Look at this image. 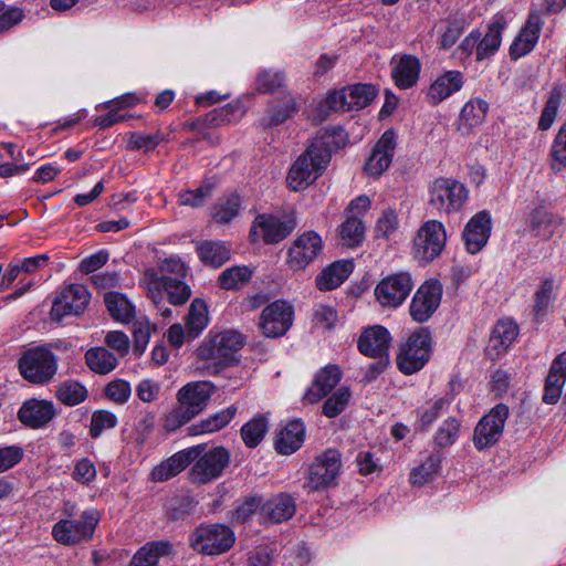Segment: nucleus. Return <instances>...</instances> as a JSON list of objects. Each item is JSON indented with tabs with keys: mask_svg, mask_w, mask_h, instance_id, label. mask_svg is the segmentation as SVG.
<instances>
[{
	"mask_svg": "<svg viewBox=\"0 0 566 566\" xmlns=\"http://www.w3.org/2000/svg\"><path fill=\"white\" fill-rule=\"evenodd\" d=\"M560 103V94L556 90L553 91L547 99L545 107L538 120V128L547 130L553 125L557 115V109Z\"/></svg>",
	"mask_w": 566,
	"mask_h": 566,
	"instance_id": "nucleus-63",
	"label": "nucleus"
},
{
	"mask_svg": "<svg viewBox=\"0 0 566 566\" xmlns=\"http://www.w3.org/2000/svg\"><path fill=\"white\" fill-rule=\"evenodd\" d=\"M268 429V418L264 416H258L242 426L241 438L248 448H255L263 440Z\"/></svg>",
	"mask_w": 566,
	"mask_h": 566,
	"instance_id": "nucleus-48",
	"label": "nucleus"
},
{
	"mask_svg": "<svg viewBox=\"0 0 566 566\" xmlns=\"http://www.w3.org/2000/svg\"><path fill=\"white\" fill-rule=\"evenodd\" d=\"M340 467V453L335 449L317 455L308 469V489L318 491L331 485L338 476Z\"/></svg>",
	"mask_w": 566,
	"mask_h": 566,
	"instance_id": "nucleus-12",
	"label": "nucleus"
},
{
	"mask_svg": "<svg viewBox=\"0 0 566 566\" xmlns=\"http://www.w3.org/2000/svg\"><path fill=\"white\" fill-rule=\"evenodd\" d=\"M297 112L295 98L286 94L279 99L271 101L265 116L262 118L264 127H274L284 123Z\"/></svg>",
	"mask_w": 566,
	"mask_h": 566,
	"instance_id": "nucleus-35",
	"label": "nucleus"
},
{
	"mask_svg": "<svg viewBox=\"0 0 566 566\" xmlns=\"http://www.w3.org/2000/svg\"><path fill=\"white\" fill-rule=\"evenodd\" d=\"M295 511V500L289 494L280 493L262 504L260 515L265 522L277 524L290 520Z\"/></svg>",
	"mask_w": 566,
	"mask_h": 566,
	"instance_id": "nucleus-28",
	"label": "nucleus"
},
{
	"mask_svg": "<svg viewBox=\"0 0 566 566\" xmlns=\"http://www.w3.org/2000/svg\"><path fill=\"white\" fill-rule=\"evenodd\" d=\"M104 302L113 319L120 323H129L135 317V306L119 292H107Z\"/></svg>",
	"mask_w": 566,
	"mask_h": 566,
	"instance_id": "nucleus-37",
	"label": "nucleus"
},
{
	"mask_svg": "<svg viewBox=\"0 0 566 566\" xmlns=\"http://www.w3.org/2000/svg\"><path fill=\"white\" fill-rule=\"evenodd\" d=\"M212 187L209 185L200 186L195 190H187L179 195V202L182 206L198 208L210 197Z\"/></svg>",
	"mask_w": 566,
	"mask_h": 566,
	"instance_id": "nucleus-64",
	"label": "nucleus"
},
{
	"mask_svg": "<svg viewBox=\"0 0 566 566\" xmlns=\"http://www.w3.org/2000/svg\"><path fill=\"white\" fill-rule=\"evenodd\" d=\"M446 240V229L440 221L429 220L424 222L413 239L415 258L424 262L434 260L441 254Z\"/></svg>",
	"mask_w": 566,
	"mask_h": 566,
	"instance_id": "nucleus-10",
	"label": "nucleus"
},
{
	"mask_svg": "<svg viewBox=\"0 0 566 566\" xmlns=\"http://www.w3.org/2000/svg\"><path fill=\"white\" fill-rule=\"evenodd\" d=\"M172 551V544L169 541L148 542L134 554L128 566H158L159 559L169 556Z\"/></svg>",
	"mask_w": 566,
	"mask_h": 566,
	"instance_id": "nucleus-32",
	"label": "nucleus"
},
{
	"mask_svg": "<svg viewBox=\"0 0 566 566\" xmlns=\"http://www.w3.org/2000/svg\"><path fill=\"white\" fill-rule=\"evenodd\" d=\"M239 209L240 197L231 195L213 207L212 217L217 222L228 223L238 214Z\"/></svg>",
	"mask_w": 566,
	"mask_h": 566,
	"instance_id": "nucleus-58",
	"label": "nucleus"
},
{
	"mask_svg": "<svg viewBox=\"0 0 566 566\" xmlns=\"http://www.w3.org/2000/svg\"><path fill=\"white\" fill-rule=\"evenodd\" d=\"M441 455L439 453H431L428 458L417 468L410 472L409 481L415 486H422L429 481H432L440 470Z\"/></svg>",
	"mask_w": 566,
	"mask_h": 566,
	"instance_id": "nucleus-47",
	"label": "nucleus"
},
{
	"mask_svg": "<svg viewBox=\"0 0 566 566\" xmlns=\"http://www.w3.org/2000/svg\"><path fill=\"white\" fill-rule=\"evenodd\" d=\"M544 21L536 11L531 12L525 25L510 48L513 57H521L530 53L538 42Z\"/></svg>",
	"mask_w": 566,
	"mask_h": 566,
	"instance_id": "nucleus-23",
	"label": "nucleus"
},
{
	"mask_svg": "<svg viewBox=\"0 0 566 566\" xmlns=\"http://www.w3.org/2000/svg\"><path fill=\"white\" fill-rule=\"evenodd\" d=\"M196 416L185 406L180 405L171 409L164 418V429L166 431H176L188 423Z\"/></svg>",
	"mask_w": 566,
	"mask_h": 566,
	"instance_id": "nucleus-61",
	"label": "nucleus"
},
{
	"mask_svg": "<svg viewBox=\"0 0 566 566\" xmlns=\"http://www.w3.org/2000/svg\"><path fill=\"white\" fill-rule=\"evenodd\" d=\"M431 355V336L428 329L419 328L401 345L397 356V365L405 375L420 370Z\"/></svg>",
	"mask_w": 566,
	"mask_h": 566,
	"instance_id": "nucleus-5",
	"label": "nucleus"
},
{
	"mask_svg": "<svg viewBox=\"0 0 566 566\" xmlns=\"http://www.w3.org/2000/svg\"><path fill=\"white\" fill-rule=\"evenodd\" d=\"M285 83V75L280 71L266 70L259 73L255 88L262 94H271L281 88Z\"/></svg>",
	"mask_w": 566,
	"mask_h": 566,
	"instance_id": "nucleus-59",
	"label": "nucleus"
},
{
	"mask_svg": "<svg viewBox=\"0 0 566 566\" xmlns=\"http://www.w3.org/2000/svg\"><path fill=\"white\" fill-rule=\"evenodd\" d=\"M560 226L562 219L545 209H535L532 214L531 229L536 237L542 239H551Z\"/></svg>",
	"mask_w": 566,
	"mask_h": 566,
	"instance_id": "nucleus-40",
	"label": "nucleus"
},
{
	"mask_svg": "<svg viewBox=\"0 0 566 566\" xmlns=\"http://www.w3.org/2000/svg\"><path fill=\"white\" fill-rule=\"evenodd\" d=\"M396 133L386 130L374 146L364 169L366 174L379 177L390 166L396 151Z\"/></svg>",
	"mask_w": 566,
	"mask_h": 566,
	"instance_id": "nucleus-19",
	"label": "nucleus"
},
{
	"mask_svg": "<svg viewBox=\"0 0 566 566\" xmlns=\"http://www.w3.org/2000/svg\"><path fill=\"white\" fill-rule=\"evenodd\" d=\"M463 85V75L459 71H447L441 74L429 87L427 98L430 104L437 105L460 91Z\"/></svg>",
	"mask_w": 566,
	"mask_h": 566,
	"instance_id": "nucleus-29",
	"label": "nucleus"
},
{
	"mask_svg": "<svg viewBox=\"0 0 566 566\" xmlns=\"http://www.w3.org/2000/svg\"><path fill=\"white\" fill-rule=\"evenodd\" d=\"M203 447L197 446L190 449L179 451L170 458L164 460L160 464L155 467L150 473L151 480L155 482L167 481L181 471H184L189 463H191L201 453Z\"/></svg>",
	"mask_w": 566,
	"mask_h": 566,
	"instance_id": "nucleus-21",
	"label": "nucleus"
},
{
	"mask_svg": "<svg viewBox=\"0 0 566 566\" xmlns=\"http://www.w3.org/2000/svg\"><path fill=\"white\" fill-rule=\"evenodd\" d=\"M390 340L389 332L380 325H375L361 333L358 349L365 356L387 357Z\"/></svg>",
	"mask_w": 566,
	"mask_h": 566,
	"instance_id": "nucleus-26",
	"label": "nucleus"
},
{
	"mask_svg": "<svg viewBox=\"0 0 566 566\" xmlns=\"http://www.w3.org/2000/svg\"><path fill=\"white\" fill-rule=\"evenodd\" d=\"M331 148L327 142L317 139L296 159L287 175V186L293 191L313 184L327 167Z\"/></svg>",
	"mask_w": 566,
	"mask_h": 566,
	"instance_id": "nucleus-1",
	"label": "nucleus"
},
{
	"mask_svg": "<svg viewBox=\"0 0 566 566\" xmlns=\"http://www.w3.org/2000/svg\"><path fill=\"white\" fill-rule=\"evenodd\" d=\"M55 415L53 402L32 398L22 403L18 411V419L30 428L39 429L46 426Z\"/></svg>",
	"mask_w": 566,
	"mask_h": 566,
	"instance_id": "nucleus-22",
	"label": "nucleus"
},
{
	"mask_svg": "<svg viewBox=\"0 0 566 566\" xmlns=\"http://www.w3.org/2000/svg\"><path fill=\"white\" fill-rule=\"evenodd\" d=\"M467 27L463 17H453L448 19L446 29L440 36L441 49L448 50L453 46Z\"/></svg>",
	"mask_w": 566,
	"mask_h": 566,
	"instance_id": "nucleus-60",
	"label": "nucleus"
},
{
	"mask_svg": "<svg viewBox=\"0 0 566 566\" xmlns=\"http://www.w3.org/2000/svg\"><path fill=\"white\" fill-rule=\"evenodd\" d=\"M208 325V308L206 303L200 298H195L189 307L187 315V326L189 332L197 336Z\"/></svg>",
	"mask_w": 566,
	"mask_h": 566,
	"instance_id": "nucleus-52",
	"label": "nucleus"
},
{
	"mask_svg": "<svg viewBox=\"0 0 566 566\" xmlns=\"http://www.w3.org/2000/svg\"><path fill=\"white\" fill-rule=\"evenodd\" d=\"M295 227L296 223L291 218L280 219L273 214H260L251 227L250 237L266 244H274L287 238Z\"/></svg>",
	"mask_w": 566,
	"mask_h": 566,
	"instance_id": "nucleus-16",
	"label": "nucleus"
},
{
	"mask_svg": "<svg viewBox=\"0 0 566 566\" xmlns=\"http://www.w3.org/2000/svg\"><path fill=\"white\" fill-rule=\"evenodd\" d=\"M253 271L245 265H233L222 271L218 284L223 290H239L250 282Z\"/></svg>",
	"mask_w": 566,
	"mask_h": 566,
	"instance_id": "nucleus-44",
	"label": "nucleus"
},
{
	"mask_svg": "<svg viewBox=\"0 0 566 566\" xmlns=\"http://www.w3.org/2000/svg\"><path fill=\"white\" fill-rule=\"evenodd\" d=\"M322 248V238L314 231H306L293 241L286 262L294 271L304 270L321 254Z\"/></svg>",
	"mask_w": 566,
	"mask_h": 566,
	"instance_id": "nucleus-17",
	"label": "nucleus"
},
{
	"mask_svg": "<svg viewBox=\"0 0 566 566\" xmlns=\"http://www.w3.org/2000/svg\"><path fill=\"white\" fill-rule=\"evenodd\" d=\"M352 392L348 387H339L323 405L322 413L327 418H335L342 413L349 403Z\"/></svg>",
	"mask_w": 566,
	"mask_h": 566,
	"instance_id": "nucleus-53",
	"label": "nucleus"
},
{
	"mask_svg": "<svg viewBox=\"0 0 566 566\" xmlns=\"http://www.w3.org/2000/svg\"><path fill=\"white\" fill-rule=\"evenodd\" d=\"M509 407L497 403L483 416L474 428L473 444L479 451L492 448L502 437L509 417Z\"/></svg>",
	"mask_w": 566,
	"mask_h": 566,
	"instance_id": "nucleus-9",
	"label": "nucleus"
},
{
	"mask_svg": "<svg viewBox=\"0 0 566 566\" xmlns=\"http://www.w3.org/2000/svg\"><path fill=\"white\" fill-rule=\"evenodd\" d=\"M518 326L512 319H501L494 326L490 337V346L497 355L505 352L516 339Z\"/></svg>",
	"mask_w": 566,
	"mask_h": 566,
	"instance_id": "nucleus-39",
	"label": "nucleus"
},
{
	"mask_svg": "<svg viewBox=\"0 0 566 566\" xmlns=\"http://www.w3.org/2000/svg\"><path fill=\"white\" fill-rule=\"evenodd\" d=\"M429 206L444 213L458 212L468 200L465 186L452 178H438L429 187Z\"/></svg>",
	"mask_w": 566,
	"mask_h": 566,
	"instance_id": "nucleus-7",
	"label": "nucleus"
},
{
	"mask_svg": "<svg viewBox=\"0 0 566 566\" xmlns=\"http://www.w3.org/2000/svg\"><path fill=\"white\" fill-rule=\"evenodd\" d=\"M566 381V352L553 360L545 379L543 401L548 405L558 402Z\"/></svg>",
	"mask_w": 566,
	"mask_h": 566,
	"instance_id": "nucleus-27",
	"label": "nucleus"
},
{
	"mask_svg": "<svg viewBox=\"0 0 566 566\" xmlns=\"http://www.w3.org/2000/svg\"><path fill=\"white\" fill-rule=\"evenodd\" d=\"M413 289L408 272H399L384 277L375 287V297L382 307L397 308Z\"/></svg>",
	"mask_w": 566,
	"mask_h": 566,
	"instance_id": "nucleus-11",
	"label": "nucleus"
},
{
	"mask_svg": "<svg viewBox=\"0 0 566 566\" xmlns=\"http://www.w3.org/2000/svg\"><path fill=\"white\" fill-rule=\"evenodd\" d=\"M88 396L84 385L76 380H65L60 382L55 389L56 399L65 406H76L86 400Z\"/></svg>",
	"mask_w": 566,
	"mask_h": 566,
	"instance_id": "nucleus-45",
	"label": "nucleus"
},
{
	"mask_svg": "<svg viewBox=\"0 0 566 566\" xmlns=\"http://www.w3.org/2000/svg\"><path fill=\"white\" fill-rule=\"evenodd\" d=\"M101 515L97 510L84 511L76 520H61L52 527L53 538L66 546H73L93 538Z\"/></svg>",
	"mask_w": 566,
	"mask_h": 566,
	"instance_id": "nucleus-4",
	"label": "nucleus"
},
{
	"mask_svg": "<svg viewBox=\"0 0 566 566\" xmlns=\"http://www.w3.org/2000/svg\"><path fill=\"white\" fill-rule=\"evenodd\" d=\"M191 468V479L199 484H206L218 479L230 462V454L223 447H216L199 454Z\"/></svg>",
	"mask_w": 566,
	"mask_h": 566,
	"instance_id": "nucleus-14",
	"label": "nucleus"
},
{
	"mask_svg": "<svg viewBox=\"0 0 566 566\" xmlns=\"http://www.w3.org/2000/svg\"><path fill=\"white\" fill-rule=\"evenodd\" d=\"M216 390L217 387L210 381L188 382L178 390L177 400L198 416L207 408Z\"/></svg>",
	"mask_w": 566,
	"mask_h": 566,
	"instance_id": "nucleus-20",
	"label": "nucleus"
},
{
	"mask_svg": "<svg viewBox=\"0 0 566 566\" xmlns=\"http://www.w3.org/2000/svg\"><path fill=\"white\" fill-rule=\"evenodd\" d=\"M352 268L350 262H334L316 277L318 290L331 291L338 287L348 277Z\"/></svg>",
	"mask_w": 566,
	"mask_h": 566,
	"instance_id": "nucleus-38",
	"label": "nucleus"
},
{
	"mask_svg": "<svg viewBox=\"0 0 566 566\" xmlns=\"http://www.w3.org/2000/svg\"><path fill=\"white\" fill-rule=\"evenodd\" d=\"M305 426L298 420H291L276 436L275 449L282 454H292L304 441Z\"/></svg>",
	"mask_w": 566,
	"mask_h": 566,
	"instance_id": "nucleus-33",
	"label": "nucleus"
},
{
	"mask_svg": "<svg viewBox=\"0 0 566 566\" xmlns=\"http://www.w3.org/2000/svg\"><path fill=\"white\" fill-rule=\"evenodd\" d=\"M134 104L135 98L133 96H123L119 99L106 102L104 106L105 108H108L109 112L105 115L97 116L94 119L95 126H98L101 129H105L125 120L126 116L120 115L118 109L133 106Z\"/></svg>",
	"mask_w": 566,
	"mask_h": 566,
	"instance_id": "nucleus-46",
	"label": "nucleus"
},
{
	"mask_svg": "<svg viewBox=\"0 0 566 566\" xmlns=\"http://www.w3.org/2000/svg\"><path fill=\"white\" fill-rule=\"evenodd\" d=\"M237 413L238 407L235 405H231L196 423H192L187 428V433L189 436H201L218 432L226 428Z\"/></svg>",
	"mask_w": 566,
	"mask_h": 566,
	"instance_id": "nucleus-30",
	"label": "nucleus"
},
{
	"mask_svg": "<svg viewBox=\"0 0 566 566\" xmlns=\"http://www.w3.org/2000/svg\"><path fill=\"white\" fill-rule=\"evenodd\" d=\"M242 115L239 104H228L220 108H214L202 118V123L210 127H216L224 123H231Z\"/></svg>",
	"mask_w": 566,
	"mask_h": 566,
	"instance_id": "nucleus-54",
	"label": "nucleus"
},
{
	"mask_svg": "<svg viewBox=\"0 0 566 566\" xmlns=\"http://www.w3.org/2000/svg\"><path fill=\"white\" fill-rule=\"evenodd\" d=\"M551 167L555 171L566 169V123L559 128L552 148H551Z\"/></svg>",
	"mask_w": 566,
	"mask_h": 566,
	"instance_id": "nucleus-57",
	"label": "nucleus"
},
{
	"mask_svg": "<svg viewBox=\"0 0 566 566\" xmlns=\"http://www.w3.org/2000/svg\"><path fill=\"white\" fill-rule=\"evenodd\" d=\"M451 405V398L439 397L432 401H428L426 406L418 409L417 424L421 431H427L432 423L446 412Z\"/></svg>",
	"mask_w": 566,
	"mask_h": 566,
	"instance_id": "nucleus-43",
	"label": "nucleus"
},
{
	"mask_svg": "<svg viewBox=\"0 0 566 566\" xmlns=\"http://www.w3.org/2000/svg\"><path fill=\"white\" fill-rule=\"evenodd\" d=\"M460 432V421L455 417H448L439 426L433 441L439 448H447L455 443Z\"/></svg>",
	"mask_w": 566,
	"mask_h": 566,
	"instance_id": "nucleus-55",
	"label": "nucleus"
},
{
	"mask_svg": "<svg viewBox=\"0 0 566 566\" xmlns=\"http://www.w3.org/2000/svg\"><path fill=\"white\" fill-rule=\"evenodd\" d=\"M342 376V370L337 365H327L321 368L304 398L311 403L319 401L339 384Z\"/></svg>",
	"mask_w": 566,
	"mask_h": 566,
	"instance_id": "nucleus-25",
	"label": "nucleus"
},
{
	"mask_svg": "<svg viewBox=\"0 0 566 566\" xmlns=\"http://www.w3.org/2000/svg\"><path fill=\"white\" fill-rule=\"evenodd\" d=\"M165 294L171 305L180 306L188 302L191 296V289L178 277H167L164 283L153 282L148 289V295L154 306L164 318H171L172 311L166 305Z\"/></svg>",
	"mask_w": 566,
	"mask_h": 566,
	"instance_id": "nucleus-8",
	"label": "nucleus"
},
{
	"mask_svg": "<svg viewBox=\"0 0 566 566\" xmlns=\"http://www.w3.org/2000/svg\"><path fill=\"white\" fill-rule=\"evenodd\" d=\"M293 307L284 301H275L266 306L260 317V327L265 336L284 335L292 325Z\"/></svg>",
	"mask_w": 566,
	"mask_h": 566,
	"instance_id": "nucleus-18",
	"label": "nucleus"
},
{
	"mask_svg": "<svg viewBox=\"0 0 566 566\" xmlns=\"http://www.w3.org/2000/svg\"><path fill=\"white\" fill-rule=\"evenodd\" d=\"M197 252L201 262L214 268L230 259V249L223 242L203 241L197 247Z\"/></svg>",
	"mask_w": 566,
	"mask_h": 566,
	"instance_id": "nucleus-41",
	"label": "nucleus"
},
{
	"mask_svg": "<svg viewBox=\"0 0 566 566\" xmlns=\"http://www.w3.org/2000/svg\"><path fill=\"white\" fill-rule=\"evenodd\" d=\"M244 337L237 331H223L211 336L197 349L201 360L212 361L216 367L222 368L234 363V355L243 347Z\"/></svg>",
	"mask_w": 566,
	"mask_h": 566,
	"instance_id": "nucleus-2",
	"label": "nucleus"
},
{
	"mask_svg": "<svg viewBox=\"0 0 566 566\" xmlns=\"http://www.w3.org/2000/svg\"><path fill=\"white\" fill-rule=\"evenodd\" d=\"M91 294L82 284H70L54 298L50 311L53 321L60 322L66 315H80L88 305Z\"/></svg>",
	"mask_w": 566,
	"mask_h": 566,
	"instance_id": "nucleus-13",
	"label": "nucleus"
},
{
	"mask_svg": "<svg viewBox=\"0 0 566 566\" xmlns=\"http://www.w3.org/2000/svg\"><path fill=\"white\" fill-rule=\"evenodd\" d=\"M85 361L88 368L99 375L113 371L117 364V357L104 347H94L86 352Z\"/></svg>",
	"mask_w": 566,
	"mask_h": 566,
	"instance_id": "nucleus-42",
	"label": "nucleus"
},
{
	"mask_svg": "<svg viewBox=\"0 0 566 566\" xmlns=\"http://www.w3.org/2000/svg\"><path fill=\"white\" fill-rule=\"evenodd\" d=\"M118 419L115 413L108 410H96L92 413L90 423V436L97 439L105 430L113 429L117 426Z\"/></svg>",
	"mask_w": 566,
	"mask_h": 566,
	"instance_id": "nucleus-56",
	"label": "nucleus"
},
{
	"mask_svg": "<svg viewBox=\"0 0 566 566\" xmlns=\"http://www.w3.org/2000/svg\"><path fill=\"white\" fill-rule=\"evenodd\" d=\"M365 237V226L357 217H348L339 227V238L343 245L354 248L359 245Z\"/></svg>",
	"mask_w": 566,
	"mask_h": 566,
	"instance_id": "nucleus-50",
	"label": "nucleus"
},
{
	"mask_svg": "<svg viewBox=\"0 0 566 566\" xmlns=\"http://www.w3.org/2000/svg\"><path fill=\"white\" fill-rule=\"evenodd\" d=\"M491 231V218L486 211L473 216L464 228L463 240L467 250L474 254L488 242Z\"/></svg>",
	"mask_w": 566,
	"mask_h": 566,
	"instance_id": "nucleus-24",
	"label": "nucleus"
},
{
	"mask_svg": "<svg viewBox=\"0 0 566 566\" xmlns=\"http://www.w3.org/2000/svg\"><path fill=\"white\" fill-rule=\"evenodd\" d=\"M345 91L349 111L365 108L377 95V90L371 84H355L345 87Z\"/></svg>",
	"mask_w": 566,
	"mask_h": 566,
	"instance_id": "nucleus-49",
	"label": "nucleus"
},
{
	"mask_svg": "<svg viewBox=\"0 0 566 566\" xmlns=\"http://www.w3.org/2000/svg\"><path fill=\"white\" fill-rule=\"evenodd\" d=\"M235 542L233 531L224 524H209L197 527L189 537V545L196 552L208 555H221Z\"/></svg>",
	"mask_w": 566,
	"mask_h": 566,
	"instance_id": "nucleus-3",
	"label": "nucleus"
},
{
	"mask_svg": "<svg viewBox=\"0 0 566 566\" xmlns=\"http://www.w3.org/2000/svg\"><path fill=\"white\" fill-rule=\"evenodd\" d=\"M420 67V62L416 56H401L391 70L395 84L401 90L412 87L418 82Z\"/></svg>",
	"mask_w": 566,
	"mask_h": 566,
	"instance_id": "nucleus-34",
	"label": "nucleus"
},
{
	"mask_svg": "<svg viewBox=\"0 0 566 566\" xmlns=\"http://www.w3.org/2000/svg\"><path fill=\"white\" fill-rule=\"evenodd\" d=\"M442 297V286L437 280L426 281L416 291L409 307L410 315L417 323L427 322L438 310Z\"/></svg>",
	"mask_w": 566,
	"mask_h": 566,
	"instance_id": "nucleus-15",
	"label": "nucleus"
},
{
	"mask_svg": "<svg viewBox=\"0 0 566 566\" xmlns=\"http://www.w3.org/2000/svg\"><path fill=\"white\" fill-rule=\"evenodd\" d=\"M21 376L33 384H46L56 374L57 360L55 355L45 347L27 350L18 363Z\"/></svg>",
	"mask_w": 566,
	"mask_h": 566,
	"instance_id": "nucleus-6",
	"label": "nucleus"
},
{
	"mask_svg": "<svg viewBox=\"0 0 566 566\" xmlns=\"http://www.w3.org/2000/svg\"><path fill=\"white\" fill-rule=\"evenodd\" d=\"M554 300V281L545 279L541 282L535 293V303L533 307L534 317L537 322L542 321L547 314Z\"/></svg>",
	"mask_w": 566,
	"mask_h": 566,
	"instance_id": "nucleus-51",
	"label": "nucleus"
},
{
	"mask_svg": "<svg viewBox=\"0 0 566 566\" xmlns=\"http://www.w3.org/2000/svg\"><path fill=\"white\" fill-rule=\"evenodd\" d=\"M506 21L502 15H495L489 24L486 34L479 40L476 45V59L482 61L493 55L500 48L502 41V31Z\"/></svg>",
	"mask_w": 566,
	"mask_h": 566,
	"instance_id": "nucleus-36",
	"label": "nucleus"
},
{
	"mask_svg": "<svg viewBox=\"0 0 566 566\" xmlns=\"http://www.w3.org/2000/svg\"><path fill=\"white\" fill-rule=\"evenodd\" d=\"M488 109L489 104L482 98L468 101L462 107L457 122L458 132L462 135H469L474 127L484 122Z\"/></svg>",
	"mask_w": 566,
	"mask_h": 566,
	"instance_id": "nucleus-31",
	"label": "nucleus"
},
{
	"mask_svg": "<svg viewBox=\"0 0 566 566\" xmlns=\"http://www.w3.org/2000/svg\"><path fill=\"white\" fill-rule=\"evenodd\" d=\"M318 108L325 115H327L329 111L348 112L349 105L346 98L345 87L329 93L328 96L319 104Z\"/></svg>",
	"mask_w": 566,
	"mask_h": 566,
	"instance_id": "nucleus-62",
	"label": "nucleus"
}]
</instances>
